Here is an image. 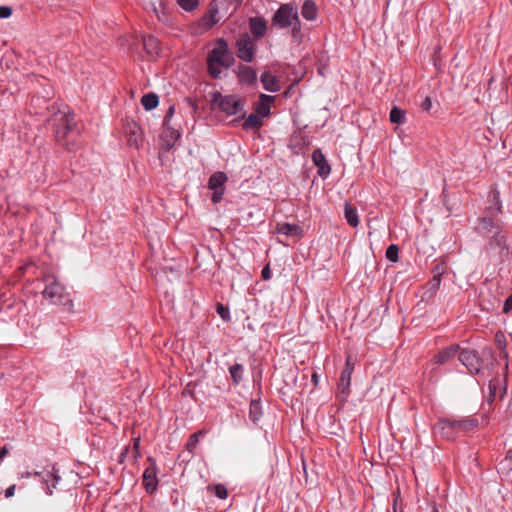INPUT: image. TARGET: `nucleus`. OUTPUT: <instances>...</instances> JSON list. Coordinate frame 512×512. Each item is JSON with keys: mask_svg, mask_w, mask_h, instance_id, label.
I'll use <instances>...</instances> for the list:
<instances>
[{"mask_svg": "<svg viewBox=\"0 0 512 512\" xmlns=\"http://www.w3.org/2000/svg\"><path fill=\"white\" fill-rule=\"evenodd\" d=\"M50 122L53 125L55 140L69 151L78 148L81 127L75 121L67 106H52Z\"/></svg>", "mask_w": 512, "mask_h": 512, "instance_id": "f257e3e1", "label": "nucleus"}, {"mask_svg": "<svg viewBox=\"0 0 512 512\" xmlns=\"http://www.w3.org/2000/svg\"><path fill=\"white\" fill-rule=\"evenodd\" d=\"M477 231L486 239L485 251L490 256L497 258L499 261L508 257L507 237L498 222L490 217H482L479 219Z\"/></svg>", "mask_w": 512, "mask_h": 512, "instance_id": "f03ea898", "label": "nucleus"}, {"mask_svg": "<svg viewBox=\"0 0 512 512\" xmlns=\"http://www.w3.org/2000/svg\"><path fill=\"white\" fill-rule=\"evenodd\" d=\"M235 62L233 53L224 38H219L207 55V70L213 79L221 77L222 68L229 69Z\"/></svg>", "mask_w": 512, "mask_h": 512, "instance_id": "7ed1b4c3", "label": "nucleus"}, {"mask_svg": "<svg viewBox=\"0 0 512 512\" xmlns=\"http://www.w3.org/2000/svg\"><path fill=\"white\" fill-rule=\"evenodd\" d=\"M45 288L42 291L44 299L54 305L72 306L70 295L66 293L64 286L53 275L43 277Z\"/></svg>", "mask_w": 512, "mask_h": 512, "instance_id": "20e7f679", "label": "nucleus"}, {"mask_svg": "<svg viewBox=\"0 0 512 512\" xmlns=\"http://www.w3.org/2000/svg\"><path fill=\"white\" fill-rule=\"evenodd\" d=\"M211 105L228 116L236 115L244 108V102L240 96L235 94L222 95L219 91L211 93Z\"/></svg>", "mask_w": 512, "mask_h": 512, "instance_id": "39448f33", "label": "nucleus"}, {"mask_svg": "<svg viewBox=\"0 0 512 512\" xmlns=\"http://www.w3.org/2000/svg\"><path fill=\"white\" fill-rule=\"evenodd\" d=\"M297 8L291 3L281 4L272 17V24L279 28H288L298 19Z\"/></svg>", "mask_w": 512, "mask_h": 512, "instance_id": "423d86ee", "label": "nucleus"}, {"mask_svg": "<svg viewBox=\"0 0 512 512\" xmlns=\"http://www.w3.org/2000/svg\"><path fill=\"white\" fill-rule=\"evenodd\" d=\"M433 431L435 434H440L447 440H455L458 437L459 430L457 427L456 419L441 418L435 424Z\"/></svg>", "mask_w": 512, "mask_h": 512, "instance_id": "0eeeda50", "label": "nucleus"}, {"mask_svg": "<svg viewBox=\"0 0 512 512\" xmlns=\"http://www.w3.org/2000/svg\"><path fill=\"white\" fill-rule=\"evenodd\" d=\"M149 467L143 473L142 484L148 494H153L158 487V467L156 460L148 457Z\"/></svg>", "mask_w": 512, "mask_h": 512, "instance_id": "6e6552de", "label": "nucleus"}, {"mask_svg": "<svg viewBox=\"0 0 512 512\" xmlns=\"http://www.w3.org/2000/svg\"><path fill=\"white\" fill-rule=\"evenodd\" d=\"M227 175L218 171L211 175L208 181V188L213 191L211 200L213 203H219L224 194V184L227 181Z\"/></svg>", "mask_w": 512, "mask_h": 512, "instance_id": "1a4fd4ad", "label": "nucleus"}, {"mask_svg": "<svg viewBox=\"0 0 512 512\" xmlns=\"http://www.w3.org/2000/svg\"><path fill=\"white\" fill-rule=\"evenodd\" d=\"M237 56L244 62L250 63L254 59L255 44L248 34L242 35L236 41Z\"/></svg>", "mask_w": 512, "mask_h": 512, "instance_id": "9d476101", "label": "nucleus"}, {"mask_svg": "<svg viewBox=\"0 0 512 512\" xmlns=\"http://www.w3.org/2000/svg\"><path fill=\"white\" fill-rule=\"evenodd\" d=\"M459 361L468 369L471 374H478L481 370V360L475 350L462 349L457 353Z\"/></svg>", "mask_w": 512, "mask_h": 512, "instance_id": "9b49d317", "label": "nucleus"}, {"mask_svg": "<svg viewBox=\"0 0 512 512\" xmlns=\"http://www.w3.org/2000/svg\"><path fill=\"white\" fill-rule=\"evenodd\" d=\"M354 370V361L351 355L346 357L345 366L341 372L338 388L343 394H348L351 384V376Z\"/></svg>", "mask_w": 512, "mask_h": 512, "instance_id": "f8f14e48", "label": "nucleus"}, {"mask_svg": "<svg viewBox=\"0 0 512 512\" xmlns=\"http://www.w3.org/2000/svg\"><path fill=\"white\" fill-rule=\"evenodd\" d=\"M507 389L506 378L501 379L500 377H494L489 381L488 395L486 401L488 404H492L495 401L497 391H500V398H503Z\"/></svg>", "mask_w": 512, "mask_h": 512, "instance_id": "ddd939ff", "label": "nucleus"}, {"mask_svg": "<svg viewBox=\"0 0 512 512\" xmlns=\"http://www.w3.org/2000/svg\"><path fill=\"white\" fill-rule=\"evenodd\" d=\"M61 477L59 475V470L55 465H52L51 471H46L42 475V481L47 485V494L52 495L53 489L57 488L58 483L60 482Z\"/></svg>", "mask_w": 512, "mask_h": 512, "instance_id": "4468645a", "label": "nucleus"}, {"mask_svg": "<svg viewBox=\"0 0 512 512\" xmlns=\"http://www.w3.org/2000/svg\"><path fill=\"white\" fill-rule=\"evenodd\" d=\"M249 28L256 40L261 39L266 33L267 21L262 17H251L249 19Z\"/></svg>", "mask_w": 512, "mask_h": 512, "instance_id": "2eb2a0df", "label": "nucleus"}, {"mask_svg": "<svg viewBox=\"0 0 512 512\" xmlns=\"http://www.w3.org/2000/svg\"><path fill=\"white\" fill-rule=\"evenodd\" d=\"M237 77L240 83L252 85L257 81V73L254 68L246 65H239Z\"/></svg>", "mask_w": 512, "mask_h": 512, "instance_id": "dca6fc26", "label": "nucleus"}, {"mask_svg": "<svg viewBox=\"0 0 512 512\" xmlns=\"http://www.w3.org/2000/svg\"><path fill=\"white\" fill-rule=\"evenodd\" d=\"M312 160L318 168V174L320 176L326 177L331 172V167L320 149H316L312 153Z\"/></svg>", "mask_w": 512, "mask_h": 512, "instance_id": "f3484780", "label": "nucleus"}, {"mask_svg": "<svg viewBox=\"0 0 512 512\" xmlns=\"http://www.w3.org/2000/svg\"><path fill=\"white\" fill-rule=\"evenodd\" d=\"M274 96H270L267 94H260L259 96V102L255 106V112L258 114L261 118L262 117H268L270 115L271 110V104L274 102Z\"/></svg>", "mask_w": 512, "mask_h": 512, "instance_id": "a211bd4d", "label": "nucleus"}, {"mask_svg": "<svg viewBox=\"0 0 512 512\" xmlns=\"http://www.w3.org/2000/svg\"><path fill=\"white\" fill-rule=\"evenodd\" d=\"M498 473L503 479L512 480V449L508 450L505 457L499 462Z\"/></svg>", "mask_w": 512, "mask_h": 512, "instance_id": "6ab92c4d", "label": "nucleus"}, {"mask_svg": "<svg viewBox=\"0 0 512 512\" xmlns=\"http://www.w3.org/2000/svg\"><path fill=\"white\" fill-rule=\"evenodd\" d=\"M263 88L269 92H278L281 89L280 82L274 75L269 71H265L260 77Z\"/></svg>", "mask_w": 512, "mask_h": 512, "instance_id": "aec40b11", "label": "nucleus"}, {"mask_svg": "<svg viewBox=\"0 0 512 512\" xmlns=\"http://www.w3.org/2000/svg\"><path fill=\"white\" fill-rule=\"evenodd\" d=\"M143 46L146 53L151 57L155 58L159 55V41L152 35L143 36Z\"/></svg>", "mask_w": 512, "mask_h": 512, "instance_id": "412c9836", "label": "nucleus"}, {"mask_svg": "<svg viewBox=\"0 0 512 512\" xmlns=\"http://www.w3.org/2000/svg\"><path fill=\"white\" fill-rule=\"evenodd\" d=\"M301 14L308 21L315 20L318 15V9L315 2L313 0H305L302 5Z\"/></svg>", "mask_w": 512, "mask_h": 512, "instance_id": "4be33fe9", "label": "nucleus"}, {"mask_svg": "<svg viewBox=\"0 0 512 512\" xmlns=\"http://www.w3.org/2000/svg\"><path fill=\"white\" fill-rule=\"evenodd\" d=\"M277 232L286 236H297L301 234L302 229L296 224L281 223L277 226Z\"/></svg>", "mask_w": 512, "mask_h": 512, "instance_id": "5701e85b", "label": "nucleus"}, {"mask_svg": "<svg viewBox=\"0 0 512 512\" xmlns=\"http://www.w3.org/2000/svg\"><path fill=\"white\" fill-rule=\"evenodd\" d=\"M459 433H465L474 430L479 425L477 418H466L456 420Z\"/></svg>", "mask_w": 512, "mask_h": 512, "instance_id": "b1692460", "label": "nucleus"}, {"mask_svg": "<svg viewBox=\"0 0 512 512\" xmlns=\"http://www.w3.org/2000/svg\"><path fill=\"white\" fill-rule=\"evenodd\" d=\"M458 351H459L458 345L450 346V347L442 350L436 356V363H438V364L446 363L449 359L454 357L458 353Z\"/></svg>", "mask_w": 512, "mask_h": 512, "instance_id": "393cba45", "label": "nucleus"}, {"mask_svg": "<svg viewBox=\"0 0 512 512\" xmlns=\"http://www.w3.org/2000/svg\"><path fill=\"white\" fill-rule=\"evenodd\" d=\"M179 137H180V133L177 130H175L173 128H166L164 131L163 146L167 150H170L175 145V142L178 140Z\"/></svg>", "mask_w": 512, "mask_h": 512, "instance_id": "a878e982", "label": "nucleus"}, {"mask_svg": "<svg viewBox=\"0 0 512 512\" xmlns=\"http://www.w3.org/2000/svg\"><path fill=\"white\" fill-rule=\"evenodd\" d=\"M344 215L350 226L357 227L359 225V217L357 210L349 203H345Z\"/></svg>", "mask_w": 512, "mask_h": 512, "instance_id": "bb28decb", "label": "nucleus"}, {"mask_svg": "<svg viewBox=\"0 0 512 512\" xmlns=\"http://www.w3.org/2000/svg\"><path fill=\"white\" fill-rule=\"evenodd\" d=\"M262 416V407L259 400H252L249 406V419L254 423L258 424Z\"/></svg>", "mask_w": 512, "mask_h": 512, "instance_id": "cd10ccee", "label": "nucleus"}, {"mask_svg": "<svg viewBox=\"0 0 512 512\" xmlns=\"http://www.w3.org/2000/svg\"><path fill=\"white\" fill-rule=\"evenodd\" d=\"M141 104L146 111H151L158 106L159 98L155 93L150 92L141 98Z\"/></svg>", "mask_w": 512, "mask_h": 512, "instance_id": "c85d7f7f", "label": "nucleus"}, {"mask_svg": "<svg viewBox=\"0 0 512 512\" xmlns=\"http://www.w3.org/2000/svg\"><path fill=\"white\" fill-rule=\"evenodd\" d=\"M263 125L261 117L256 113H251L243 123L244 130L259 129Z\"/></svg>", "mask_w": 512, "mask_h": 512, "instance_id": "c756f323", "label": "nucleus"}, {"mask_svg": "<svg viewBox=\"0 0 512 512\" xmlns=\"http://www.w3.org/2000/svg\"><path fill=\"white\" fill-rule=\"evenodd\" d=\"M243 371H244L243 365L238 364V363L232 365L229 368V372H230L232 381L235 385H238L242 381Z\"/></svg>", "mask_w": 512, "mask_h": 512, "instance_id": "7c9ffc66", "label": "nucleus"}, {"mask_svg": "<svg viewBox=\"0 0 512 512\" xmlns=\"http://www.w3.org/2000/svg\"><path fill=\"white\" fill-rule=\"evenodd\" d=\"M144 9L154 12L159 17L162 0H138Z\"/></svg>", "mask_w": 512, "mask_h": 512, "instance_id": "2f4dec72", "label": "nucleus"}, {"mask_svg": "<svg viewBox=\"0 0 512 512\" xmlns=\"http://www.w3.org/2000/svg\"><path fill=\"white\" fill-rule=\"evenodd\" d=\"M217 13L218 11L215 9L213 12L210 10L208 14L204 15L201 19L202 26L206 29L212 28L218 22Z\"/></svg>", "mask_w": 512, "mask_h": 512, "instance_id": "473e14b6", "label": "nucleus"}, {"mask_svg": "<svg viewBox=\"0 0 512 512\" xmlns=\"http://www.w3.org/2000/svg\"><path fill=\"white\" fill-rule=\"evenodd\" d=\"M390 121L396 124H402L406 120L405 112L401 108L393 107L390 111Z\"/></svg>", "mask_w": 512, "mask_h": 512, "instance_id": "72a5a7b5", "label": "nucleus"}, {"mask_svg": "<svg viewBox=\"0 0 512 512\" xmlns=\"http://www.w3.org/2000/svg\"><path fill=\"white\" fill-rule=\"evenodd\" d=\"M291 35H292V38L297 43H301L304 39V34L301 29V22H300L299 18L292 25Z\"/></svg>", "mask_w": 512, "mask_h": 512, "instance_id": "f704fd0d", "label": "nucleus"}, {"mask_svg": "<svg viewBox=\"0 0 512 512\" xmlns=\"http://www.w3.org/2000/svg\"><path fill=\"white\" fill-rule=\"evenodd\" d=\"M204 434V431H198L196 433H193L188 441H187V444H186V448L187 450L190 452V453H194V450L196 449L198 443H199V438L201 435Z\"/></svg>", "mask_w": 512, "mask_h": 512, "instance_id": "c9c22d12", "label": "nucleus"}, {"mask_svg": "<svg viewBox=\"0 0 512 512\" xmlns=\"http://www.w3.org/2000/svg\"><path fill=\"white\" fill-rule=\"evenodd\" d=\"M398 246L396 244H391L387 247L385 256L386 258L391 262H397L398 261Z\"/></svg>", "mask_w": 512, "mask_h": 512, "instance_id": "e433bc0d", "label": "nucleus"}, {"mask_svg": "<svg viewBox=\"0 0 512 512\" xmlns=\"http://www.w3.org/2000/svg\"><path fill=\"white\" fill-rule=\"evenodd\" d=\"M179 6L186 11H193L197 8L199 0H177Z\"/></svg>", "mask_w": 512, "mask_h": 512, "instance_id": "4c0bfd02", "label": "nucleus"}, {"mask_svg": "<svg viewBox=\"0 0 512 512\" xmlns=\"http://www.w3.org/2000/svg\"><path fill=\"white\" fill-rule=\"evenodd\" d=\"M482 357L489 360V362L486 364V368L488 370L493 369L495 366V358H494L492 350L490 348L483 349Z\"/></svg>", "mask_w": 512, "mask_h": 512, "instance_id": "58836bf2", "label": "nucleus"}, {"mask_svg": "<svg viewBox=\"0 0 512 512\" xmlns=\"http://www.w3.org/2000/svg\"><path fill=\"white\" fill-rule=\"evenodd\" d=\"M212 491L219 499H226L228 496V490L223 484L214 485Z\"/></svg>", "mask_w": 512, "mask_h": 512, "instance_id": "ea45409f", "label": "nucleus"}, {"mask_svg": "<svg viewBox=\"0 0 512 512\" xmlns=\"http://www.w3.org/2000/svg\"><path fill=\"white\" fill-rule=\"evenodd\" d=\"M217 313L225 321L230 319V312H229L228 307H225L224 305H222L220 303L217 304Z\"/></svg>", "mask_w": 512, "mask_h": 512, "instance_id": "a19ab883", "label": "nucleus"}, {"mask_svg": "<svg viewBox=\"0 0 512 512\" xmlns=\"http://www.w3.org/2000/svg\"><path fill=\"white\" fill-rule=\"evenodd\" d=\"M490 202L494 205V207L497 210V212H501L502 203L500 201V197H499V193L498 192L493 193V195L491 196Z\"/></svg>", "mask_w": 512, "mask_h": 512, "instance_id": "79ce46f5", "label": "nucleus"}, {"mask_svg": "<svg viewBox=\"0 0 512 512\" xmlns=\"http://www.w3.org/2000/svg\"><path fill=\"white\" fill-rule=\"evenodd\" d=\"M441 283V273H437L433 276V278L429 281V285L431 286V289H438Z\"/></svg>", "mask_w": 512, "mask_h": 512, "instance_id": "37998d69", "label": "nucleus"}, {"mask_svg": "<svg viewBox=\"0 0 512 512\" xmlns=\"http://www.w3.org/2000/svg\"><path fill=\"white\" fill-rule=\"evenodd\" d=\"M495 339L497 342L498 347L501 350H504L506 348V342H505V336L502 332H497L495 335Z\"/></svg>", "mask_w": 512, "mask_h": 512, "instance_id": "c03bdc74", "label": "nucleus"}, {"mask_svg": "<svg viewBox=\"0 0 512 512\" xmlns=\"http://www.w3.org/2000/svg\"><path fill=\"white\" fill-rule=\"evenodd\" d=\"M12 12L13 10L10 6H0V19L9 18Z\"/></svg>", "mask_w": 512, "mask_h": 512, "instance_id": "a18cd8bd", "label": "nucleus"}, {"mask_svg": "<svg viewBox=\"0 0 512 512\" xmlns=\"http://www.w3.org/2000/svg\"><path fill=\"white\" fill-rule=\"evenodd\" d=\"M512 311V294L508 296V298L504 302L503 312L509 313Z\"/></svg>", "mask_w": 512, "mask_h": 512, "instance_id": "49530a36", "label": "nucleus"}, {"mask_svg": "<svg viewBox=\"0 0 512 512\" xmlns=\"http://www.w3.org/2000/svg\"><path fill=\"white\" fill-rule=\"evenodd\" d=\"M261 277L265 281H268L271 278V270L269 265L263 267Z\"/></svg>", "mask_w": 512, "mask_h": 512, "instance_id": "de8ad7c7", "label": "nucleus"}, {"mask_svg": "<svg viewBox=\"0 0 512 512\" xmlns=\"http://www.w3.org/2000/svg\"><path fill=\"white\" fill-rule=\"evenodd\" d=\"M432 107V101H431V98L430 97H426L424 99V101L422 102L421 104V108L424 110V111H429Z\"/></svg>", "mask_w": 512, "mask_h": 512, "instance_id": "09e8293b", "label": "nucleus"}, {"mask_svg": "<svg viewBox=\"0 0 512 512\" xmlns=\"http://www.w3.org/2000/svg\"><path fill=\"white\" fill-rule=\"evenodd\" d=\"M174 112H175L174 106H170L169 109L166 112L165 117H164V125L165 126L167 125V123L170 120V118L173 116Z\"/></svg>", "mask_w": 512, "mask_h": 512, "instance_id": "8fccbe9b", "label": "nucleus"}, {"mask_svg": "<svg viewBox=\"0 0 512 512\" xmlns=\"http://www.w3.org/2000/svg\"><path fill=\"white\" fill-rule=\"evenodd\" d=\"M15 488H16V485H11L10 487H8L5 491V497L6 498L12 497L14 495Z\"/></svg>", "mask_w": 512, "mask_h": 512, "instance_id": "3c124183", "label": "nucleus"}, {"mask_svg": "<svg viewBox=\"0 0 512 512\" xmlns=\"http://www.w3.org/2000/svg\"><path fill=\"white\" fill-rule=\"evenodd\" d=\"M140 438H135L133 443V449L136 451V457L140 455Z\"/></svg>", "mask_w": 512, "mask_h": 512, "instance_id": "603ef678", "label": "nucleus"}, {"mask_svg": "<svg viewBox=\"0 0 512 512\" xmlns=\"http://www.w3.org/2000/svg\"><path fill=\"white\" fill-rule=\"evenodd\" d=\"M8 454V448L7 446H3L1 449H0V461L3 460V458Z\"/></svg>", "mask_w": 512, "mask_h": 512, "instance_id": "864d4df0", "label": "nucleus"}, {"mask_svg": "<svg viewBox=\"0 0 512 512\" xmlns=\"http://www.w3.org/2000/svg\"><path fill=\"white\" fill-rule=\"evenodd\" d=\"M43 473H44V471H43V472H37V471H36V472H33V473H28L27 475H28V476L33 475V476L41 477V478H42Z\"/></svg>", "mask_w": 512, "mask_h": 512, "instance_id": "5fc2aeb1", "label": "nucleus"}, {"mask_svg": "<svg viewBox=\"0 0 512 512\" xmlns=\"http://www.w3.org/2000/svg\"><path fill=\"white\" fill-rule=\"evenodd\" d=\"M317 379H318L317 374H316V373H313V375H312V381H313L315 384H317Z\"/></svg>", "mask_w": 512, "mask_h": 512, "instance_id": "6e6d98bb", "label": "nucleus"}, {"mask_svg": "<svg viewBox=\"0 0 512 512\" xmlns=\"http://www.w3.org/2000/svg\"><path fill=\"white\" fill-rule=\"evenodd\" d=\"M433 512H439L435 506L433 507Z\"/></svg>", "mask_w": 512, "mask_h": 512, "instance_id": "4d7b16f0", "label": "nucleus"}]
</instances>
